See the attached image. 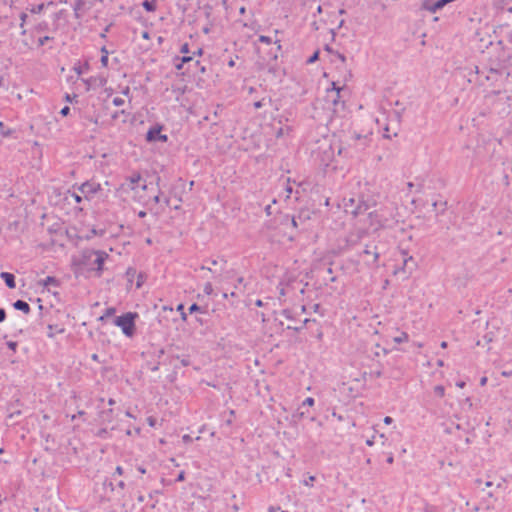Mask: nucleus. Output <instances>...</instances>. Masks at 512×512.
<instances>
[{
	"label": "nucleus",
	"mask_w": 512,
	"mask_h": 512,
	"mask_svg": "<svg viewBox=\"0 0 512 512\" xmlns=\"http://www.w3.org/2000/svg\"><path fill=\"white\" fill-rule=\"evenodd\" d=\"M286 192H287V197H289V195L292 193V187L290 185H288L286 187Z\"/></svg>",
	"instance_id": "obj_55"
},
{
	"label": "nucleus",
	"mask_w": 512,
	"mask_h": 512,
	"mask_svg": "<svg viewBox=\"0 0 512 512\" xmlns=\"http://www.w3.org/2000/svg\"><path fill=\"white\" fill-rule=\"evenodd\" d=\"M26 19H27V14L26 13H21V15H20V20H21L20 27L21 28L24 27V23L26 22Z\"/></svg>",
	"instance_id": "obj_33"
},
{
	"label": "nucleus",
	"mask_w": 512,
	"mask_h": 512,
	"mask_svg": "<svg viewBox=\"0 0 512 512\" xmlns=\"http://www.w3.org/2000/svg\"><path fill=\"white\" fill-rule=\"evenodd\" d=\"M48 329H49L48 337H50V338L54 337V327H53V325H48Z\"/></svg>",
	"instance_id": "obj_47"
},
{
	"label": "nucleus",
	"mask_w": 512,
	"mask_h": 512,
	"mask_svg": "<svg viewBox=\"0 0 512 512\" xmlns=\"http://www.w3.org/2000/svg\"><path fill=\"white\" fill-rule=\"evenodd\" d=\"M306 219H309L308 212H301L297 217L284 215L281 223H291L293 227L297 228L299 223H303Z\"/></svg>",
	"instance_id": "obj_9"
},
{
	"label": "nucleus",
	"mask_w": 512,
	"mask_h": 512,
	"mask_svg": "<svg viewBox=\"0 0 512 512\" xmlns=\"http://www.w3.org/2000/svg\"><path fill=\"white\" fill-rule=\"evenodd\" d=\"M180 52L183 53V54H187L189 53V46L187 43L183 44L181 49H180Z\"/></svg>",
	"instance_id": "obj_37"
},
{
	"label": "nucleus",
	"mask_w": 512,
	"mask_h": 512,
	"mask_svg": "<svg viewBox=\"0 0 512 512\" xmlns=\"http://www.w3.org/2000/svg\"><path fill=\"white\" fill-rule=\"evenodd\" d=\"M340 92L341 88L336 87L335 83H333L332 89L326 91V102L332 104L335 113L339 112V107L344 109V101H340Z\"/></svg>",
	"instance_id": "obj_4"
},
{
	"label": "nucleus",
	"mask_w": 512,
	"mask_h": 512,
	"mask_svg": "<svg viewBox=\"0 0 512 512\" xmlns=\"http://www.w3.org/2000/svg\"><path fill=\"white\" fill-rule=\"evenodd\" d=\"M319 58V51H316L313 53L312 56H310V58L307 60V63L308 64H312L314 63L317 59Z\"/></svg>",
	"instance_id": "obj_25"
},
{
	"label": "nucleus",
	"mask_w": 512,
	"mask_h": 512,
	"mask_svg": "<svg viewBox=\"0 0 512 512\" xmlns=\"http://www.w3.org/2000/svg\"><path fill=\"white\" fill-rule=\"evenodd\" d=\"M265 211H266L267 215H270L271 214V206L267 205L265 208Z\"/></svg>",
	"instance_id": "obj_58"
},
{
	"label": "nucleus",
	"mask_w": 512,
	"mask_h": 512,
	"mask_svg": "<svg viewBox=\"0 0 512 512\" xmlns=\"http://www.w3.org/2000/svg\"><path fill=\"white\" fill-rule=\"evenodd\" d=\"M113 104L115 106H122L124 104V99L120 98V97H115L113 99Z\"/></svg>",
	"instance_id": "obj_30"
},
{
	"label": "nucleus",
	"mask_w": 512,
	"mask_h": 512,
	"mask_svg": "<svg viewBox=\"0 0 512 512\" xmlns=\"http://www.w3.org/2000/svg\"><path fill=\"white\" fill-rule=\"evenodd\" d=\"M0 133L4 137H8L12 134V130L10 128L5 127L3 122H0Z\"/></svg>",
	"instance_id": "obj_18"
},
{
	"label": "nucleus",
	"mask_w": 512,
	"mask_h": 512,
	"mask_svg": "<svg viewBox=\"0 0 512 512\" xmlns=\"http://www.w3.org/2000/svg\"><path fill=\"white\" fill-rule=\"evenodd\" d=\"M344 209H345V212L346 213H351L352 215L354 216H357L363 212H366L369 208H370V205L367 204L366 202H361L360 204H358L357 206H355V200L354 199H349L348 201L344 200Z\"/></svg>",
	"instance_id": "obj_5"
},
{
	"label": "nucleus",
	"mask_w": 512,
	"mask_h": 512,
	"mask_svg": "<svg viewBox=\"0 0 512 512\" xmlns=\"http://www.w3.org/2000/svg\"><path fill=\"white\" fill-rule=\"evenodd\" d=\"M181 364L183 366H188L190 364V361L188 358H183V359H181Z\"/></svg>",
	"instance_id": "obj_51"
},
{
	"label": "nucleus",
	"mask_w": 512,
	"mask_h": 512,
	"mask_svg": "<svg viewBox=\"0 0 512 512\" xmlns=\"http://www.w3.org/2000/svg\"><path fill=\"white\" fill-rule=\"evenodd\" d=\"M161 129L162 128L160 126L150 128L147 132L146 140L148 142H156V141L166 142L167 136L161 134Z\"/></svg>",
	"instance_id": "obj_8"
},
{
	"label": "nucleus",
	"mask_w": 512,
	"mask_h": 512,
	"mask_svg": "<svg viewBox=\"0 0 512 512\" xmlns=\"http://www.w3.org/2000/svg\"><path fill=\"white\" fill-rule=\"evenodd\" d=\"M143 7L148 12H153L156 9V5L153 2L147 0L143 2Z\"/></svg>",
	"instance_id": "obj_19"
},
{
	"label": "nucleus",
	"mask_w": 512,
	"mask_h": 512,
	"mask_svg": "<svg viewBox=\"0 0 512 512\" xmlns=\"http://www.w3.org/2000/svg\"><path fill=\"white\" fill-rule=\"evenodd\" d=\"M259 41L264 42V43H267V44H270V43H271V39H270L268 36H264V35H261V36L259 37Z\"/></svg>",
	"instance_id": "obj_34"
},
{
	"label": "nucleus",
	"mask_w": 512,
	"mask_h": 512,
	"mask_svg": "<svg viewBox=\"0 0 512 512\" xmlns=\"http://www.w3.org/2000/svg\"><path fill=\"white\" fill-rule=\"evenodd\" d=\"M335 55L338 57V59L341 60V62H345L346 61V57L344 54L340 53V52H335Z\"/></svg>",
	"instance_id": "obj_46"
},
{
	"label": "nucleus",
	"mask_w": 512,
	"mask_h": 512,
	"mask_svg": "<svg viewBox=\"0 0 512 512\" xmlns=\"http://www.w3.org/2000/svg\"><path fill=\"white\" fill-rule=\"evenodd\" d=\"M115 473L118 474V475H122V473H123L122 467L121 466H117L116 470H115Z\"/></svg>",
	"instance_id": "obj_52"
},
{
	"label": "nucleus",
	"mask_w": 512,
	"mask_h": 512,
	"mask_svg": "<svg viewBox=\"0 0 512 512\" xmlns=\"http://www.w3.org/2000/svg\"><path fill=\"white\" fill-rule=\"evenodd\" d=\"M21 415V411L20 410H17V411H14V412H11L9 415H8V419L13 421L15 419V417L17 416H20Z\"/></svg>",
	"instance_id": "obj_29"
},
{
	"label": "nucleus",
	"mask_w": 512,
	"mask_h": 512,
	"mask_svg": "<svg viewBox=\"0 0 512 512\" xmlns=\"http://www.w3.org/2000/svg\"><path fill=\"white\" fill-rule=\"evenodd\" d=\"M228 66L229 67H234L235 66V61L233 59H231L229 62H228Z\"/></svg>",
	"instance_id": "obj_64"
},
{
	"label": "nucleus",
	"mask_w": 512,
	"mask_h": 512,
	"mask_svg": "<svg viewBox=\"0 0 512 512\" xmlns=\"http://www.w3.org/2000/svg\"><path fill=\"white\" fill-rule=\"evenodd\" d=\"M100 61H101V64H102L104 67H106V66L108 65V56H106V55H102V57H101V60H100Z\"/></svg>",
	"instance_id": "obj_43"
},
{
	"label": "nucleus",
	"mask_w": 512,
	"mask_h": 512,
	"mask_svg": "<svg viewBox=\"0 0 512 512\" xmlns=\"http://www.w3.org/2000/svg\"><path fill=\"white\" fill-rule=\"evenodd\" d=\"M43 9H44V4L41 3V4H38L34 7H32L30 11L34 14H39L43 11Z\"/></svg>",
	"instance_id": "obj_23"
},
{
	"label": "nucleus",
	"mask_w": 512,
	"mask_h": 512,
	"mask_svg": "<svg viewBox=\"0 0 512 512\" xmlns=\"http://www.w3.org/2000/svg\"><path fill=\"white\" fill-rule=\"evenodd\" d=\"M69 112H70V108H69L68 106H65V107H63V108L61 109L60 114H61L62 116H67V115L69 114Z\"/></svg>",
	"instance_id": "obj_36"
},
{
	"label": "nucleus",
	"mask_w": 512,
	"mask_h": 512,
	"mask_svg": "<svg viewBox=\"0 0 512 512\" xmlns=\"http://www.w3.org/2000/svg\"><path fill=\"white\" fill-rule=\"evenodd\" d=\"M198 310H200V307H199L196 303L192 304V305L189 307V311H190V313H192V312H196V311H198Z\"/></svg>",
	"instance_id": "obj_41"
},
{
	"label": "nucleus",
	"mask_w": 512,
	"mask_h": 512,
	"mask_svg": "<svg viewBox=\"0 0 512 512\" xmlns=\"http://www.w3.org/2000/svg\"><path fill=\"white\" fill-rule=\"evenodd\" d=\"M6 318V312L3 308H0V323L3 322Z\"/></svg>",
	"instance_id": "obj_45"
},
{
	"label": "nucleus",
	"mask_w": 512,
	"mask_h": 512,
	"mask_svg": "<svg viewBox=\"0 0 512 512\" xmlns=\"http://www.w3.org/2000/svg\"><path fill=\"white\" fill-rule=\"evenodd\" d=\"M141 180V176L139 174L134 175L126 180L125 183L122 184L123 189H135V185Z\"/></svg>",
	"instance_id": "obj_13"
},
{
	"label": "nucleus",
	"mask_w": 512,
	"mask_h": 512,
	"mask_svg": "<svg viewBox=\"0 0 512 512\" xmlns=\"http://www.w3.org/2000/svg\"><path fill=\"white\" fill-rule=\"evenodd\" d=\"M52 38L49 37V36H44V37H41L39 38L38 40V44L39 46H43L47 41L51 40Z\"/></svg>",
	"instance_id": "obj_31"
},
{
	"label": "nucleus",
	"mask_w": 512,
	"mask_h": 512,
	"mask_svg": "<svg viewBox=\"0 0 512 512\" xmlns=\"http://www.w3.org/2000/svg\"><path fill=\"white\" fill-rule=\"evenodd\" d=\"M134 318H135V314L126 313V314L116 317L115 324L117 326L121 327L123 333L126 336L130 337L134 334V330H135Z\"/></svg>",
	"instance_id": "obj_3"
},
{
	"label": "nucleus",
	"mask_w": 512,
	"mask_h": 512,
	"mask_svg": "<svg viewBox=\"0 0 512 512\" xmlns=\"http://www.w3.org/2000/svg\"><path fill=\"white\" fill-rule=\"evenodd\" d=\"M264 101H265V99H262V100H260V101L255 102V103H254V107H255L256 109L261 108L262 106H264V105H265Z\"/></svg>",
	"instance_id": "obj_42"
},
{
	"label": "nucleus",
	"mask_w": 512,
	"mask_h": 512,
	"mask_svg": "<svg viewBox=\"0 0 512 512\" xmlns=\"http://www.w3.org/2000/svg\"><path fill=\"white\" fill-rule=\"evenodd\" d=\"M0 277L5 281L8 288L13 289L16 287L15 277L9 272H2Z\"/></svg>",
	"instance_id": "obj_11"
},
{
	"label": "nucleus",
	"mask_w": 512,
	"mask_h": 512,
	"mask_svg": "<svg viewBox=\"0 0 512 512\" xmlns=\"http://www.w3.org/2000/svg\"><path fill=\"white\" fill-rule=\"evenodd\" d=\"M13 307L16 310L22 311L25 314H29L31 311V308L29 304L23 300H17L13 303Z\"/></svg>",
	"instance_id": "obj_14"
},
{
	"label": "nucleus",
	"mask_w": 512,
	"mask_h": 512,
	"mask_svg": "<svg viewBox=\"0 0 512 512\" xmlns=\"http://www.w3.org/2000/svg\"><path fill=\"white\" fill-rule=\"evenodd\" d=\"M200 269H201V270H208V271H210V272H213V271H214L212 268H210V267H206V266H204V265H202V266L200 267Z\"/></svg>",
	"instance_id": "obj_57"
},
{
	"label": "nucleus",
	"mask_w": 512,
	"mask_h": 512,
	"mask_svg": "<svg viewBox=\"0 0 512 512\" xmlns=\"http://www.w3.org/2000/svg\"><path fill=\"white\" fill-rule=\"evenodd\" d=\"M58 284H59V281L55 277H52V276H48V277H46L45 280H43L44 287H47L49 285L57 286Z\"/></svg>",
	"instance_id": "obj_17"
},
{
	"label": "nucleus",
	"mask_w": 512,
	"mask_h": 512,
	"mask_svg": "<svg viewBox=\"0 0 512 512\" xmlns=\"http://www.w3.org/2000/svg\"><path fill=\"white\" fill-rule=\"evenodd\" d=\"M111 413H112V409H109V410H107V411H103V412L101 413V419H102V422H103V423L107 420V418H109V415H110Z\"/></svg>",
	"instance_id": "obj_28"
},
{
	"label": "nucleus",
	"mask_w": 512,
	"mask_h": 512,
	"mask_svg": "<svg viewBox=\"0 0 512 512\" xmlns=\"http://www.w3.org/2000/svg\"><path fill=\"white\" fill-rule=\"evenodd\" d=\"M219 263H222L223 265H225L227 262L223 258H221L220 260L214 259V260L211 261V264L214 265V266L218 265Z\"/></svg>",
	"instance_id": "obj_35"
},
{
	"label": "nucleus",
	"mask_w": 512,
	"mask_h": 512,
	"mask_svg": "<svg viewBox=\"0 0 512 512\" xmlns=\"http://www.w3.org/2000/svg\"><path fill=\"white\" fill-rule=\"evenodd\" d=\"M184 480H185V472H184V471H181V472L178 474L176 481L181 482V481H184Z\"/></svg>",
	"instance_id": "obj_44"
},
{
	"label": "nucleus",
	"mask_w": 512,
	"mask_h": 512,
	"mask_svg": "<svg viewBox=\"0 0 512 512\" xmlns=\"http://www.w3.org/2000/svg\"><path fill=\"white\" fill-rule=\"evenodd\" d=\"M314 480H315V477L310 476L308 480L304 481V484L309 486V485H311V482H313Z\"/></svg>",
	"instance_id": "obj_50"
},
{
	"label": "nucleus",
	"mask_w": 512,
	"mask_h": 512,
	"mask_svg": "<svg viewBox=\"0 0 512 512\" xmlns=\"http://www.w3.org/2000/svg\"><path fill=\"white\" fill-rule=\"evenodd\" d=\"M314 405V399L312 397H308L306 398L303 403H302V407L304 406H313Z\"/></svg>",
	"instance_id": "obj_27"
},
{
	"label": "nucleus",
	"mask_w": 512,
	"mask_h": 512,
	"mask_svg": "<svg viewBox=\"0 0 512 512\" xmlns=\"http://www.w3.org/2000/svg\"><path fill=\"white\" fill-rule=\"evenodd\" d=\"M182 67H183V63H182L181 61H180L179 63L175 64V68H176L177 70H181V69H182Z\"/></svg>",
	"instance_id": "obj_56"
},
{
	"label": "nucleus",
	"mask_w": 512,
	"mask_h": 512,
	"mask_svg": "<svg viewBox=\"0 0 512 512\" xmlns=\"http://www.w3.org/2000/svg\"><path fill=\"white\" fill-rule=\"evenodd\" d=\"M48 27L47 23L46 22H42V23H39L36 27V30L37 31H44L46 30Z\"/></svg>",
	"instance_id": "obj_32"
},
{
	"label": "nucleus",
	"mask_w": 512,
	"mask_h": 512,
	"mask_svg": "<svg viewBox=\"0 0 512 512\" xmlns=\"http://www.w3.org/2000/svg\"><path fill=\"white\" fill-rule=\"evenodd\" d=\"M486 383H487V377H482V378L480 379V385H481V386H484V385H486Z\"/></svg>",
	"instance_id": "obj_53"
},
{
	"label": "nucleus",
	"mask_w": 512,
	"mask_h": 512,
	"mask_svg": "<svg viewBox=\"0 0 512 512\" xmlns=\"http://www.w3.org/2000/svg\"><path fill=\"white\" fill-rule=\"evenodd\" d=\"M7 346H8L11 350L15 351V350H16V348H17V342L9 341V342H7Z\"/></svg>",
	"instance_id": "obj_38"
},
{
	"label": "nucleus",
	"mask_w": 512,
	"mask_h": 512,
	"mask_svg": "<svg viewBox=\"0 0 512 512\" xmlns=\"http://www.w3.org/2000/svg\"><path fill=\"white\" fill-rule=\"evenodd\" d=\"M363 140V146L366 145V141L368 140L367 136H362L360 134H354L353 136L349 137L345 142L339 141L337 145L338 149V155L344 154L345 156H351L352 153L350 151L351 148H356V144L358 141Z\"/></svg>",
	"instance_id": "obj_2"
},
{
	"label": "nucleus",
	"mask_w": 512,
	"mask_h": 512,
	"mask_svg": "<svg viewBox=\"0 0 512 512\" xmlns=\"http://www.w3.org/2000/svg\"><path fill=\"white\" fill-rule=\"evenodd\" d=\"M373 375L378 378L382 375V373L380 370H378V371L373 372Z\"/></svg>",
	"instance_id": "obj_59"
},
{
	"label": "nucleus",
	"mask_w": 512,
	"mask_h": 512,
	"mask_svg": "<svg viewBox=\"0 0 512 512\" xmlns=\"http://www.w3.org/2000/svg\"><path fill=\"white\" fill-rule=\"evenodd\" d=\"M137 271L134 268H128L126 271V276L128 278V282L132 283L133 278L136 276Z\"/></svg>",
	"instance_id": "obj_20"
},
{
	"label": "nucleus",
	"mask_w": 512,
	"mask_h": 512,
	"mask_svg": "<svg viewBox=\"0 0 512 512\" xmlns=\"http://www.w3.org/2000/svg\"><path fill=\"white\" fill-rule=\"evenodd\" d=\"M362 254L366 257L365 262L368 265H375L379 258V252L376 246L366 245Z\"/></svg>",
	"instance_id": "obj_7"
},
{
	"label": "nucleus",
	"mask_w": 512,
	"mask_h": 512,
	"mask_svg": "<svg viewBox=\"0 0 512 512\" xmlns=\"http://www.w3.org/2000/svg\"><path fill=\"white\" fill-rule=\"evenodd\" d=\"M177 60H180L183 64L190 62L192 60L191 56H183L182 58H177Z\"/></svg>",
	"instance_id": "obj_39"
},
{
	"label": "nucleus",
	"mask_w": 512,
	"mask_h": 512,
	"mask_svg": "<svg viewBox=\"0 0 512 512\" xmlns=\"http://www.w3.org/2000/svg\"><path fill=\"white\" fill-rule=\"evenodd\" d=\"M204 293L206 295H211L213 293V287H212V284L210 282H207L205 285H204V289H203Z\"/></svg>",
	"instance_id": "obj_24"
},
{
	"label": "nucleus",
	"mask_w": 512,
	"mask_h": 512,
	"mask_svg": "<svg viewBox=\"0 0 512 512\" xmlns=\"http://www.w3.org/2000/svg\"><path fill=\"white\" fill-rule=\"evenodd\" d=\"M416 266L417 264L414 261L413 257L410 256L404 259L403 269L408 270L409 273H411L416 268Z\"/></svg>",
	"instance_id": "obj_15"
},
{
	"label": "nucleus",
	"mask_w": 512,
	"mask_h": 512,
	"mask_svg": "<svg viewBox=\"0 0 512 512\" xmlns=\"http://www.w3.org/2000/svg\"><path fill=\"white\" fill-rule=\"evenodd\" d=\"M147 420H148V423H149L150 426L153 427V426L156 425V419L155 418L149 417Z\"/></svg>",
	"instance_id": "obj_48"
},
{
	"label": "nucleus",
	"mask_w": 512,
	"mask_h": 512,
	"mask_svg": "<svg viewBox=\"0 0 512 512\" xmlns=\"http://www.w3.org/2000/svg\"><path fill=\"white\" fill-rule=\"evenodd\" d=\"M144 283V276L143 274H138L137 275V282H136V288H140Z\"/></svg>",
	"instance_id": "obj_26"
},
{
	"label": "nucleus",
	"mask_w": 512,
	"mask_h": 512,
	"mask_svg": "<svg viewBox=\"0 0 512 512\" xmlns=\"http://www.w3.org/2000/svg\"><path fill=\"white\" fill-rule=\"evenodd\" d=\"M393 461H394V458H393V456H392V455H390V456L387 458V463L392 464V463H393Z\"/></svg>",
	"instance_id": "obj_60"
},
{
	"label": "nucleus",
	"mask_w": 512,
	"mask_h": 512,
	"mask_svg": "<svg viewBox=\"0 0 512 512\" xmlns=\"http://www.w3.org/2000/svg\"><path fill=\"white\" fill-rule=\"evenodd\" d=\"M383 421L385 424L389 425L393 422V419L390 416H386Z\"/></svg>",
	"instance_id": "obj_49"
},
{
	"label": "nucleus",
	"mask_w": 512,
	"mask_h": 512,
	"mask_svg": "<svg viewBox=\"0 0 512 512\" xmlns=\"http://www.w3.org/2000/svg\"><path fill=\"white\" fill-rule=\"evenodd\" d=\"M106 432H107V428H102V429L99 431L98 435H99V436H102V435H103L104 433H106Z\"/></svg>",
	"instance_id": "obj_61"
},
{
	"label": "nucleus",
	"mask_w": 512,
	"mask_h": 512,
	"mask_svg": "<svg viewBox=\"0 0 512 512\" xmlns=\"http://www.w3.org/2000/svg\"><path fill=\"white\" fill-rule=\"evenodd\" d=\"M459 388H463L465 386V382L463 381H460V382H457L456 384Z\"/></svg>",
	"instance_id": "obj_63"
},
{
	"label": "nucleus",
	"mask_w": 512,
	"mask_h": 512,
	"mask_svg": "<svg viewBox=\"0 0 512 512\" xmlns=\"http://www.w3.org/2000/svg\"><path fill=\"white\" fill-rule=\"evenodd\" d=\"M434 392L439 397H443L445 395V388L442 385H437L434 387Z\"/></svg>",
	"instance_id": "obj_22"
},
{
	"label": "nucleus",
	"mask_w": 512,
	"mask_h": 512,
	"mask_svg": "<svg viewBox=\"0 0 512 512\" xmlns=\"http://www.w3.org/2000/svg\"><path fill=\"white\" fill-rule=\"evenodd\" d=\"M444 5L440 0L433 2L432 0H423L422 8L430 12H436L438 9L443 8Z\"/></svg>",
	"instance_id": "obj_10"
},
{
	"label": "nucleus",
	"mask_w": 512,
	"mask_h": 512,
	"mask_svg": "<svg viewBox=\"0 0 512 512\" xmlns=\"http://www.w3.org/2000/svg\"><path fill=\"white\" fill-rule=\"evenodd\" d=\"M101 52H102V55H106V56H108V54H109V52L107 51V49H106V47H105V46H103V47L101 48Z\"/></svg>",
	"instance_id": "obj_54"
},
{
	"label": "nucleus",
	"mask_w": 512,
	"mask_h": 512,
	"mask_svg": "<svg viewBox=\"0 0 512 512\" xmlns=\"http://www.w3.org/2000/svg\"><path fill=\"white\" fill-rule=\"evenodd\" d=\"M84 5H85V3L83 0H77L75 2L73 9H74L76 18L80 17L79 11L84 7Z\"/></svg>",
	"instance_id": "obj_16"
},
{
	"label": "nucleus",
	"mask_w": 512,
	"mask_h": 512,
	"mask_svg": "<svg viewBox=\"0 0 512 512\" xmlns=\"http://www.w3.org/2000/svg\"><path fill=\"white\" fill-rule=\"evenodd\" d=\"M99 188V184L85 182L81 185L80 190L82 193H96Z\"/></svg>",
	"instance_id": "obj_12"
},
{
	"label": "nucleus",
	"mask_w": 512,
	"mask_h": 512,
	"mask_svg": "<svg viewBox=\"0 0 512 512\" xmlns=\"http://www.w3.org/2000/svg\"><path fill=\"white\" fill-rule=\"evenodd\" d=\"M257 66L259 70H267L269 74L276 77L279 70L277 66V55L273 54V56H271V61L269 62H265V59L258 60Z\"/></svg>",
	"instance_id": "obj_6"
},
{
	"label": "nucleus",
	"mask_w": 512,
	"mask_h": 512,
	"mask_svg": "<svg viewBox=\"0 0 512 512\" xmlns=\"http://www.w3.org/2000/svg\"><path fill=\"white\" fill-rule=\"evenodd\" d=\"M182 440L184 443H190L193 441L192 437L188 434H185L183 437H182Z\"/></svg>",
	"instance_id": "obj_40"
},
{
	"label": "nucleus",
	"mask_w": 512,
	"mask_h": 512,
	"mask_svg": "<svg viewBox=\"0 0 512 512\" xmlns=\"http://www.w3.org/2000/svg\"><path fill=\"white\" fill-rule=\"evenodd\" d=\"M108 254L102 251L86 250L82 254V262L84 264H93L96 266L97 271H102L103 264Z\"/></svg>",
	"instance_id": "obj_1"
},
{
	"label": "nucleus",
	"mask_w": 512,
	"mask_h": 512,
	"mask_svg": "<svg viewBox=\"0 0 512 512\" xmlns=\"http://www.w3.org/2000/svg\"><path fill=\"white\" fill-rule=\"evenodd\" d=\"M408 340V335L405 332H402L400 336L394 337V342L400 344L402 342H406Z\"/></svg>",
	"instance_id": "obj_21"
},
{
	"label": "nucleus",
	"mask_w": 512,
	"mask_h": 512,
	"mask_svg": "<svg viewBox=\"0 0 512 512\" xmlns=\"http://www.w3.org/2000/svg\"><path fill=\"white\" fill-rule=\"evenodd\" d=\"M138 216H139L140 218H144V217L146 216V212H145V211H140V212L138 213Z\"/></svg>",
	"instance_id": "obj_62"
}]
</instances>
